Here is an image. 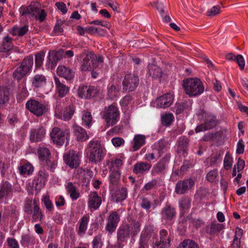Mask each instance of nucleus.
<instances>
[{
    "mask_svg": "<svg viewBox=\"0 0 248 248\" xmlns=\"http://www.w3.org/2000/svg\"><path fill=\"white\" fill-rule=\"evenodd\" d=\"M148 236L145 233L142 232L141 233L139 240V248H146L147 247Z\"/></svg>",
    "mask_w": 248,
    "mask_h": 248,
    "instance_id": "nucleus-54",
    "label": "nucleus"
},
{
    "mask_svg": "<svg viewBox=\"0 0 248 248\" xmlns=\"http://www.w3.org/2000/svg\"><path fill=\"white\" fill-rule=\"evenodd\" d=\"M36 154L38 156L39 161L43 164L45 161H47L51 155L49 150L41 144L38 146Z\"/></svg>",
    "mask_w": 248,
    "mask_h": 248,
    "instance_id": "nucleus-23",
    "label": "nucleus"
},
{
    "mask_svg": "<svg viewBox=\"0 0 248 248\" xmlns=\"http://www.w3.org/2000/svg\"><path fill=\"white\" fill-rule=\"evenodd\" d=\"M170 238L168 236L166 230L162 229L160 231V241L153 242L154 248H168L170 246Z\"/></svg>",
    "mask_w": 248,
    "mask_h": 248,
    "instance_id": "nucleus-15",
    "label": "nucleus"
},
{
    "mask_svg": "<svg viewBox=\"0 0 248 248\" xmlns=\"http://www.w3.org/2000/svg\"><path fill=\"white\" fill-rule=\"evenodd\" d=\"M194 184V181L191 178L179 181L176 185L175 191L178 194H184L190 189Z\"/></svg>",
    "mask_w": 248,
    "mask_h": 248,
    "instance_id": "nucleus-14",
    "label": "nucleus"
},
{
    "mask_svg": "<svg viewBox=\"0 0 248 248\" xmlns=\"http://www.w3.org/2000/svg\"><path fill=\"white\" fill-rule=\"evenodd\" d=\"M88 89H89V86L81 85L79 86L78 91V97L83 99H88Z\"/></svg>",
    "mask_w": 248,
    "mask_h": 248,
    "instance_id": "nucleus-44",
    "label": "nucleus"
},
{
    "mask_svg": "<svg viewBox=\"0 0 248 248\" xmlns=\"http://www.w3.org/2000/svg\"><path fill=\"white\" fill-rule=\"evenodd\" d=\"M223 228V226L219 223H212L210 226V234H215L219 232Z\"/></svg>",
    "mask_w": 248,
    "mask_h": 248,
    "instance_id": "nucleus-57",
    "label": "nucleus"
},
{
    "mask_svg": "<svg viewBox=\"0 0 248 248\" xmlns=\"http://www.w3.org/2000/svg\"><path fill=\"white\" fill-rule=\"evenodd\" d=\"M103 242L102 240V235L98 234L95 236L92 241L93 248H101Z\"/></svg>",
    "mask_w": 248,
    "mask_h": 248,
    "instance_id": "nucleus-51",
    "label": "nucleus"
},
{
    "mask_svg": "<svg viewBox=\"0 0 248 248\" xmlns=\"http://www.w3.org/2000/svg\"><path fill=\"white\" fill-rule=\"evenodd\" d=\"M127 191L126 188L122 187L116 190L112 195V198L116 202H123L127 197Z\"/></svg>",
    "mask_w": 248,
    "mask_h": 248,
    "instance_id": "nucleus-26",
    "label": "nucleus"
},
{
    "mask_svg": "<svg viewBox=\"0 0 248 248\" xmlns=\"http://www.w3.org/2000/svg\"><path fill=\"white\" fill-rule=\"evenodd\" d=\"M54 80L56 86V91L61 97L66 95L69 91V88L61 82L60 79L56 76L54 77Z\"/></svg>",
    "mask_w": 248,
    "mask_h": 248,
    "instance_id": "nucleus-28",
    "label": "nucleus"
},
{
    "mask_svg": "<svg viewBox=\"0 0 248 248\" xmlns=\"http://www.w3.org/2000/svg\"><path fill=\"white\" fill-rule=\"evenodd\" d=\"M129 228L127 226L120 227L117 231V241L123 243L125 242L129 236Z\"/></svg>",
    "mask_w": 248,
    "mask_h": 248,
    "instance_id": "nucleus-29",
    "label": "nucleus"
},
{
    "mask_svg": "<svg viewBox=\"0 0 248 248\" xmlns=\"http://www.w3.org/2000/svg\"><path fill=\"white\" fill-rule=\"evenodd\" d=\"M190 201L188 198H183L179 202V206L181 209H187L190 207Z\"/></svg>",
    "mask_w": 248,
    "mask_h": 248,
    "instance_id": "nucleus-55",
    "label": "nucleus"
},
{
    "mask_svg": "<svg viewBox=\"0 0 248 248\" xmlns=\"http://www.w3.org/2000/svg\"><path fill=\"white\" fill-rule=\"evenodd\" d=\"M82 124L86 127L89 128L92 124V116L91 112L84 111L82 117Z\"/></svg>",
    "mask_w": 248,
    "mask_h": 248,
    "instance_id": "nucleus-41",
    "label": "nucleus"
},
{
    "mask_svg": "<svg viewBox=\"0 0 248 248\" xmlns=\"http://www.w3.org/2000/svg\"><path fill=\"white\" fill-rule=\"evenodd\" d=\"M149 74L154 78L160 79L163 73L160 68L156 65L149 64L148 66Z\"/></svg>",
    "mask_w": 248,
    "mask_h": 248,
    "instance_id": "nucleus-31",
    "label": "nucleus"
},
{
    "mask_svg": "<svg viewBox=\"0 0 248 248\" xmlns=\"http://www.w3.org/2000/svg\"><path fill=\"white\" fill-rule=\"evenodd\" d=\"M47 79L43 74H37L31 78V81L32 87L35 89H40L44 87L46 84Z\"/></svg>",
    "mask_w": 248,
    "mask_h": 248,
    "instance_id": "nucleus-18",
    "label": "nucleus"
},
{
    "mask_svg": "<svg viewBox=\"0 0 248 248\" xmlns=\"http://www.w3.org/2000/svg\"><path fill=\"white\" fill-rule=\"evenodd\" d=\"M108 125L112 126L116 124L120 118V112L115 104H112L104 108L103 115Z\"/></svg>",
    "mask_w": 248,
    "mask_h": 248,
    "instance_id": "nucleus-6",
    "label": "nucleus"
},
{
    "mask_svg": "<svg viewBox=\"0 0 248 248\" xmlns=\"http://www.w3.org/2000/svg\"><path fill=\"white\" fill-rule=\"evenodd\" d=\"M173 100V94L169 93L157 98L154 103L157 108H165L171 105Z\"/></svg>",
    "mask_w": 248,
    "mask_h": 248,
    "instance_id": "nucleus-12",
    "label": "nucleus"
},
{
    "mask_svg": "<svg viewBox=\"0 0 248 248\" xmlns=\"http://www.w3.org/2000/svg\"><path fill=\"white\" fill-rule=\"evenodd\" d=\"M45 56V52L43 51L36 54L35 55V64L36 67L39 68L42 66Z\"/></svg>",
    "mask_w": 248,
    "mask_h": 248,
    "instance_id": "nucleus-46",
    "label": "nucleus"
},
{
    "mask_svg": "<svg viewBox=\"0 0 248 248\" xmlns=\"http://www.w3.org/2000/svg\"><path fill=\"white\" fill-rule=\"evenodd\" d=\"M110 173L109 174L110 181L111 182H115L120 176V170H109Z\"/></svg>",
    "mask_w": 248,
    "mask_h": 248,
    "instance_id": "nucleus-59",
    "label": "nucleus"
},
{
    "mask_svg": "<svg viewBox=\"0 0 248 248\" xmlns=\"http://www.w3.org/2000/svg\"><path fill=\"white\" fill-rule=\"evenodd\" d=\"M170 158V155H166L155 164L151 170V175L155 176L157 174H164L167 168Z\"/></svg>",
    "mask_w": 248,
    "mask_h": 248,
    "instance_id": "nucleus-13",
    "label": "nucleus"
},
{
    "mask_svg": "<svg viewBox=\"0 0 248 248\" xmlns=\"http://www.w3.org/2000/svg\"><path fill=\"white\" fill-rule=\"evenodd\" d=\"M29 27L24 25L22 27H14L12 30L11 33L15 36H22L28 31Z\"/></svg>",
    "mask_w": 248,
    "mask_h": 248,
    "instance_id": "nucleus-37",
    "label": "nucleus"
},
{
    "mask_svg": "<svg viewBox=\"0 0 248 248\" xmlns=\"http://www.w3.org/2000/svg\"><path fill=\"white\" fill-rule=\"evenodd\" d=\"M88 151L89 161L94 163L101 161L104 156L101 144L97 140H92L89 142Z\"/></svg>",
    "mask_w": 248,
    "mask_h": 248,
    "instance_id": "nucleus-3",
    "label": "nucleus"
},
{
    "mask_svg": "<svg viewBox=\"0 0 248 248\" xmlns=\"http://www.w3.org/2000/svg\"><path fill=\"white\" fill-rule=\"evenodd\" d=\"M139 78L135 74H127L123 81V89L125 92L134 91L139 84Z\"/></svg>",
    "mask_w": 248,
    "mask_h": 248,
    "instance_id": "nucleus-10",
    "label": "nucleus"
},
{
    "mask_svg": "<svg viewBox=\"0 0 248 248\" xmlns=\"http://www.w3.org/2000/svg\"><path fill=\"white\" fill-rule=\"evenodd\" d=\"M48 173L44 168L38 172V178L34 180V184L36 187L41 188L45 186L48 178Z\"/></svg>",
    "mask_w": 248,
    "mask_h": 248,
    "instance_id": "nucleus-19",
    "label": "nucleus"
},
{
    "mask_svg": "<svg viewBox=\"0 0 248 248\" xmlns=\"http://www.w3.org/2000/svg\"><path fill=\"white\" fill-rule=\"evenodd\" d=\"M119 91V88L112 84L108 87V95L110 99H113L116 97Z\"/></svg>",
    "mask_w": 248,
    "mask_h": 248,
    "instance_id": "nucleus-49",
    "label": "nucleus"
},
{
    "mask_svg": "<svg viewBox=\"0 0 248 248\" xmlns=\"http://www.w3.org/2000/svg\"><path fill=\"white\" fill-rule=\"evenodd\" d=\"M17 212L15 208L12 209L5 208L3 213L0 210V225L1 224V222L8 224L10 217L12 215H16Z\"/></svg>",
    "mask_w": 248,
    "mask_h": 248,
    "instance_id": "nucleus-27",
    "label": "nucleus"
},
{
    "mask_svg": "<svg viewBox=\"0 0 248 248\" xmlns=\"http://www.w3.org/2000/svg\"><path fill=\"white\" fill-rule=\"evenodd\" d=\"M204 124L206 128L209 130L216 126L217 124V121L214 115H209L206 116Z\"/></svg>",
    "mask_w": 248,
    "mask_h": 248,
    "instance_id": "nucleus-40",
    "label": "nucleus"
},
{
    "mask_svg": "<svg viewBox=\"0 0 248 248\" xmlns=\"http://www.w3.org/2000/svg\"><path fill=\"white\" fill-rule=\"evenodd\" d=\"M183 87L189 97H196L204 92V87L202 81L198 78H188L183 80Z\"/></svg>",
    "mask_w": 248,
    "mask_h": 248,
    "instance_id": "nucleus-1",
    "label": "nucleus"
},
{
    "mask_svg": "<svg viewBox=\"0 0 248 248\" xmlns=\"http://www.w3.org/2000/svg\"><path fill=\"white\" fill-rule=\"evenodd\" d=\"M245 145L243 140H239L237 143L236 153L237 154H242L244 152Z\"/></svg>",
    "mask_w": 248,
    "mask_h": 248,
    "instance_id": "nucleus-61",
    "label": "nucleus"
},
{
    "mask_svg": "<svg viewBox=\"0 0 248 248\" xmlns=\"http://www.w3.org/2000/svg\"><path fill=\"white\" fill-rule=\"evenodd\" d=\"M218 176V172L217 170H213L207 173L206 174L207 180L211 182H216L217 180V178Z\"/></svg>",
    "mask_w": 248,
    "mask_h": 248,
    "instance_id": "nucleus-52",
    "label": "nucleus"
},
{
    "mask_svg": "<svg viewBox=\"0 0 248 248\" xmlns=\"http://www.w3.org/2000/svg\"><path fill=\"white\" fill-rule=\"evenodd\" d=\"M124 157H122V159L115 158L111 161H108L107 163L109 170H120L121 167L123 165Z\"/></svg>",
    "mask_w": 248,
    "mask_h": 248,
    "instance_id": "nucleus-34",
    "label": "nucleus"
},
{
    "mask_svg": "<svg viewBox=\"0 0 248 248\" xmlns=\"http://www.w3.org/2000/svg\"><path fill=\"white\" fill-rule=\"evenodd\" d=\"M9 92L2 87H0V106L8 100Z\"/></svg>",
    "mask_w": 248,
    "mask_h": 248,
    "instance_id": "nucleus-48",
    "label": "nucleus"
},
{
    "mask_svg": "<svg viewBox=\"0 0 248 248\" xmlns=\"http://www.w3.org/2000/svg\"><path fill=\"white\" fill-rule=\"evenodd\" d=\"M220 12V7L219 5L213 6L207 12V16H214Z\"/></svg>",
    "mask_w": 248,
    "mask_h": 248,
    "instance_id": "nucleus-58",
    "label": "nucleus"
},
{
    "mask_svg": "<svg viewBox=\"0 0 248 248\" xmlns=\"http://www.w3.org/2000/svg\"><path fill=\"white\" fill-rule=\"evenodd\" d=\"M90 24L95 25H100L107 28H109L110 25L108 22L104 20H95L91 21Z\"/></svg>",
    "mask_w": 248,
    "mask_h": 248,
    "instance_id": "nucleus-63",
    "label": "nucleus"
},
{
    "mask_svg": "<svg viewBox=\"0 0 248 248\" xmlns=\"http://www.w3.org/2000/svg\"><path fill=\"white\" fill-rule=\"evenodd\" d=\"M32 211V222H36L41 220L43 217V215L41 213L39 206L36 204L35 201H33V207Z\"/></svg>",
    "mask_w": 248,
    "mask_h": 248,
    "instance_id": "nucleus-38",
    "label": "nucleus"
},
{
    "mask_svg": "<svg viewBox=\"0 0 248 248\" xmlns=\"http://www.w3.org/2000/svg\"><path fill=\"white\" fill-rule=\"evenodd\" d=\"M146 137L143 135L137 134L135 135L133 140L134 144L133 146L134 151L138 150L141 146L145 143Z\"/></svg>",
    "mask_w": 248,
    "mask_h": 248,
    "instance_id": "nucleus-33",
    "label": "nucleus"
},
{
    "mask_svg": "<svg viewBox=\"0 0 248 248\" xmlns=\"http://www.w3.org/2000/svg\"><path fill=\"white\" fill-rule=\"evenodd\" d=\"M34 238L29 234H23L21 236L20 244L23 247H28L31 244Z\"/></svg>",
    "mask_w": 248,
    "mask_h": 248,
    "instance_id": "nucleus-43",
    "label": "nucleus"
},
{
    "mask_svg": "<svg viewBox=\"0 0 248 248\" xmlns=\"http://www.w3.org/2000/svg\"><path fill=\"white\" fill-rule=\"evenodd\" d=\"M75 107L73 105H70L64 108L63 112L61 114V118L64 121L70 120L75 112Z\"/></svg>",
    "mask_w": 248,
    "mask_h": 248,
    "instance_id": "nucleus-36",
    "label": "nucleus"
},
{
    "mask_svg": "<svg viewBox=\"0 0 248 248\" xmlns=\"http://www.w3.org/2000/svg\"><path fill=\"white\" fill-rule=\"evenodd\" d=\"M53 143L57 145L62 146L64 144L67 145L70 140V130L67 128L61 129L58 127L53 128L49 133Z\"/></svg>",
    "mask_w": 248,
    "mask_h": 248,
    "instance_id": "nucleus-4",
    "label": "nucleus"
},
{
    "mask_svg": "<svg viewBox=\"0 0 248 248\" xmlns=\"http://www.w3.org/2000/svg\"><path fill=\"white\" fill-rule=\"evenodd\" d=\"M152 165L145 162H138L133 167V172L137 174H143L147 173L151 169Z\"/></svg>",
    "mask_w": 248,
    "mask_h": 248,
    "instance_id": "nucleus-22",
    "label": "nucleus"
},
{
    "mask_svg": "<svg viewBox=\"0 0 248 248\" xmlns=\"http://www.w3.org/2000/svg\"><path fill=\"white\" fill-rule=\"evenodd\" d=\"M14 47L13 39L9 35L4 37L0 43V52L6 53L12 50Z\"/></svg>",
    "mask_w": 248,
    "mask_h": 248,
    "instance_id": "nucleus-25",
    "label": "nucleus"
},
{
    "mask_svg": "<svg viewBox=\"0 0 248 248\" xmlns=\"http://www.w3.org/2000/svg\"><path fill=\"white\" fill-rule=\"evenodd\" d=\"M46 134V130L42 125L32 128L30 131L29 138L32 142H38L42 141Z\"/></svg>",
    "mask_w": 248,
    "mask_h": 248,
    "instance_id": "nucleus-11",
    "label": "nucleus"
},
{
    "mask_svg": "<svg viewBox=\"0 0 248 248\" xmlns=\"http://www.w3.org/2000/svg\"><path fill=\"white\" fill-rule=\"evenodd\" d=\"M179 248H199V246L193 241L185 240L181 243Z\"/></svg>",
    "mask_w": 248,
    "mask_h": 248,
    "instance_id": "nucleus-50",
    "label": "nucleus"
},
{
    "mask_svg": "<svg viewBox=\"0 0 248 248\" xmlns=\"http://www.w3.org/2000/svg\"><path fill=\"white\" fill-rule=\"evenodd\" d=\"M19 12L23 16H31L40 22H43L46 16L45 11L41 9L40 5L37 2L32 3L28 6H22L19 9Z\"/></svg>",
    "mask_w": 248,
    "mask_h": 248,
    "instance_id": "nucleus-2",
    "label": "nucleus"
},
{
    "mask_svg": "<svg viewBox=\"0 0 248 248\" xmlns=\"http://www.w3.org/2000/svg\"><path fill=\"white\" fill-rule=\"evenodd\" d=\"M140 223L139 222H134L132 224L129 229V232H130L132 236H134L140 232Z\"/></svg>",
    "mask_w": 248,
    "mask_h": 248,
    "instance_id": "nucleus-56",
    "label": "nucleus"
},
{
    "mask_svg": "<svg viewBox=\"0 0 248 248\" xmlns=\"http://www.w3.org/2000/svg\"><path fill=\"white\" fill-rule=\"evenodd\" d=\"M90 217L88 215L83 216L79 220V228L78 231V233L80 235H83L87 229L88 224L89 221Z\"/></svg>",
    "mask_w": 248,
    "mask_h": 248,
    "instance_id": "nucleus-30",
    "label": "nucleus"
},
{
    "mask_svg": "<svg viewBox=\"0 0 248 248\" xmlns=\"http://www.w3.org/2000/svg\"><path fill=\"white\" fill-rule=\"evenodd\" d=\"M174 120V116L171 113H166L161 116L162 123L164 125L169 126Z\"/></svg>",
    "mask_w": 248,
    "mask_h": 248,
    "instance_id": "nucleus-45",
    "label": "nucleus"
},
{
    "mask_svg": "<svg viewBox=\"0 0 248 248\" xmlns=\"http://www.w3.org/2000/svg\"><path fill=\"white\" fill-rule=\"evenodd\" d=\"M81 154L74 150H70L63 155V159L65 164L71 169L78 168L81 162Z\"/></svg>",
    "mask_w": 248,
    "mask_h": 248,
    "instance_id": "nucleus-9",
    "label": "nucleus"
},
{
    "mask_svg": "<svg viewBox=\"0 0 248 248\" xmlns=\"http://www.w3.org/2000/svg\"><path fill=\"white\" fill-rule=\"evenodd\" d=\"M42 202L44 203L46 208L48 211H51L53 208V205L47 195H43L42 199Z\"/></svg>",
    "mask_w": 248,
    "mask_h": 248,
    "instance_id": "nucleus-53",
    "label": "nucleus"
},
{
    "mask_svg": "<svg viewBox=\"0 0 248 248\" xmlns=\"http://www.w3.org/2000/svg\"><path fill=\"white\" fill-rule=\"evenodd\" d=\"M26 108L37 117H40L48 111L47 106L37 100L31 99L27 101Z\"/></svg>",
    "mask_w": 248,
    "mask_h": 248,
    "instance_id": "nucleus-7",
    "label": "nucleus"
},
{
    "mask_svg": "<svg viewBox=\"0 0 248 248\" xmlns=\"http://www.w3.org/2000/svg\"><path fill=\"white\" fill-rule=\"evenodd\" d=\"M96 55L93 52L84 51L80 55V69L82 71L92 70L95 69L93 60Z\"/></svg>",
    "mask_w": 248,
    "mask_h": 248,
    "instance_id": "nucleus-8",
    "label": "nucleus"
},
{
    "mask_svg": "<svg viewBox=\"0 0 248 248\" xmlns=\"http://www.w3.org/2000/svg\"><path fill=\"white\" fill-rule=\"evenodd\" d=\"M57 74L66 79L71 80L74 77V72L69 68L63 65H59L57 69Z\"/></svg>",
    "mask_w": 248,
    "mask_h": 248,
    "instance_id": "nucleus-24",
    "label": "nucleus"
},
{
    "mask_svg": "<svg viewBox=\"0 0 248 248\" xmlns=\"http://www.w3.org/2000/svg\"><path fill=\"white\" fill-rule=\"evenodd\" d=\"M33 63V57L32 55L25 57L20 65L13 73L14 78L19 80L25 76L31 70Z\"/></svg>",
    "mask_w": 248,
    "mask_h": 248,
    "instance_id": "nucleus-5",
    "label": "nucleus"
},
{
    "mask_svg": "<svg viewBox=\"0 0 248 248\" xmlns=\"http://www.w3.org/2000/svg\"><path fill=\"white\" fill-rule=\"evenodd\" d=\"M235 61L238 63L240 69L243 70L245 65V62L243 56L240 54L237 55L235 58Z\"/></svg>",
    "mask_w": 248,
    "mask_h": 248,
    "instance_id": "nucleus-60",
    "label": "nucleus"
},
{
    "mask_svg": "<svg viewBox=\"0 0 248 248\" xmlns=\"http://www.w3.org/2000/svg\"><path fill=\"white\" fill-rule=\"evenodd\" d=\"M73 130L74 136L78 141H84L89 138L86 131L78 125H73Z\"/></svg>",
    "mask_w": 248,
    "mask_h": 248,
    "instance_id": "nucleus-21",
    "label": "nucleus"
},
{
    "mask_svg": "<svg viewBox=\"0 0 248 248\" xmlns=\"http://www.w3.org/2000/svg\"><path fill=\"white\" fill-rule=\"evenodd\" d=\"M111 142L115 147H118L124 144V140L122 138L115 137L112 139Z\"/></svg>",
    "mask_w": 248,
    "mask_h": 248,
    "instance_id": "nucleus-62",
    "label": "nucleus"
},
{
    "mask_svg": "<svg viewBox=\"0 0 248 248\" xmlns=\"http://www.w3.org/2000/svg\"><path fill=\"white\" fill-rule=\"evenodd\" d=\"M162 214L166 219L170 220L175 215V209L169 204H166L162 210Z\"/></svg>",
    "mask_w": 248,
    "mask_h": 248,
    "instance_id": "nucleus-35",
    "label": "nucleus"
},
{
    "mask_svg": "<svg viewBox=\"0 0 248 248\" xmlns=\"http://www.w3.org/2000/svg\"><path fill=\"white\" fill-rule=\"evenodd\" d=\"M120 217L117 212H112L108 217L106 230L109 233L113 232L116 229Z\"/></svg>",
    "mask_w": 248,
    "mask_h": 248,
    "instance_id": "nucleus-16",
    "label": "nucleus"
},
{
    "mask_svg": "<svg viewBox=\"0 0 248 248\" xmlns=\"http://www.w3.org/2000/svg\"><path fill=\"white\" fill-rule=\"evenodd\" d=\"M98 93V90L93 86H89L88 99L95 97Z\"/></svg>",
    "mask_w": 248,
    "mask_h": 248,
    "instance_id": "nucleus-64",
    "label": "nucleus"
},
{
    "mask_svg": "<svg viewBox=\"0 0 248 248\" xmlns=\"http://www.w3.org/2000/svg\"><path fill=\"white\" fill-rule=\"evenodd\" d=\"M19 173L23 175H29L32 173L33 167L30 163H26L18 167Z\"/></svg>",
    "mask_w": 248,
    "mask_h": 248,
    "instance_id": "nucleus-39",
    "label": "nucleus"
},
{
    "mask_svg": "<svg viewBox=\"0 0 248 248\" xmlns=\"http://www.w3.org/2000/svg\"><path fill=\"white\" fill-rule=\"evenodd\" d=\"M12 186L8 182H2L0 186V198L10 196L12 192Z\"/></svg>",
    "mask_w": 248,
    "mask_h": 248,
    "instance_id": "nucleus-32",
    "label": "nucleus"
},
{
    "mask_svg": "<svg viewBox=\"0 0 248 248\" xmlns=\"http://www.w3.org/2000/svg\"><path fill=\"white\" fill-rule=\"evenodd\" d=\"M233 163V159L229 152H227L225 156L223 165L226 170H229L231 169Z\"/></svg>",
    "mask_w": 248,
    "mask_h": 248,
    "instance_id": "nucleus-47",
    "label": "nucleus"
},
{
    "mask_svg": "<svg viewBox=\"0 0 248 248\" xmlns=\"http://www.w3.org/2000/svg\"><path fill=\"white\" fill-rule=\"evenodd\" d=\"M65 188L67 193L69 195L72 201H76L79 198V190L73 183L71 182H67L65 185Z\"/></svg>",
    "mask_w": 248,
    "mask_h": 248,
    "instance_id": "nucleus-20",
    "label": "nucleus"
},
{
    "mask_svg": "<svg viewBox=\"0 0 248 248\" xmlns=\"http://www.w3.org/2000/svg\"><path fill=\"white\" fill-rule=\"evenodd\" d=\"M154 147V150L157 153L158 158L160 157L166 150L164 142L162 140H160L157 143L155 144Z\"/></svg>",
    "mask_w": 248,
    "mask_h": 248,
    "instance_id": "nucleus-42",
    "label": "nucleus"
},
{
    "mask_svg": "<svg viewBox=\"0 0 248 248\" xmlns=\"http://www.w3.org/2000/svg\"><path fill=\"white\" fill-rule=\"evenodd\" d=\"M102 203V198L95 191L91 192L88 197V206L91 210H96Z\"/></svg>",
    "mask_w": 248,
    "mask_h": 248,
    "instance_id": "nucleus-17",
    "label": "nucleus"
}]
</instances>
